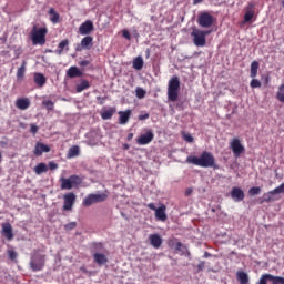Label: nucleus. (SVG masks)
I'll use <instances>...</instances> for the list:
<instances>
[{"label": "nucleus", "mask_w": 284, "mask_h": 284, "mask_svg": "<svg viewBox=\"0 0 284 284\" xmlns=\"http://www.w3.org/2000/svg\"><path fill=\"white\" fill-rule=\"evenodd\" d=\"M186 163L191 165H196L197 168H213V170H219V164H216V159L211 152L203 151L200 156L189 155L186 158Z\"/></svg>", "instance_id": "obj_1"}, {"label": "nucleus", "mask_w": 284, "mask_h": 284, "mask_svg": "<svg viewBox=\"0 0 284 284\" xmlns=\"http://www.w3.org/2000/svg\"><path fill=\"white\" fill-rule=\"evenodd\" d=\"M181 90V80L179 77L174 75L169 80L168 84V99L172 103H176L179 101V92Z\"/></svg>", "instance_id": "obj_2"}, {"label": "nucleus", "mask_w": 284, "mask_h": 284, "mask_svg": "<svg viewBox=\"0 0 284 284\" xmlns=\"http://www.w3.org/2000/svg\"><path fill=\"white\" fill-rule=\"evenodd\" d=\"M45 34H48V28H37L34 26L31 31V41L33 45H45Z\"/></svg>", "instance_id": "obj_3"}, {"label": "nucleus", "mask_w": 284, "mask_h": 284, "mask_svg": "<svg viewBox=\"0 0 284 284\" xmlns=\"http://www.w3.org/2000/svg\"><path fill=\"white\" fill-rule=\"evenodd\" d=\"M60 182L61 190H72L73 187H79V185L83 183V178L73 174L69 178H61Z\"/></svg>", "instance_id": "obj_4"}, {"label": "nucleus", "mask_w": 284, "mask_h": 284, "mask_svg": "<svg viewBox=\"0 0 284 284\" xmlns=\"http://www.w3.org/2000/svg\"><path fill=\"white\" fill-rule=\"evenodd\" d=\"M32 272H41L45 267V254H40L34 251V254L31 255L29 263Z\"/></svg>", "instance_id": "obj_5"}, {"label": "nucleus", "mask_w": 284, "mask_h": 284, "mask_svg": "<svg viewBox=\"0 0 284 284\" xmlns=\"http://www.w3.org/2000/svg\"><path fill=\"white\" fill-rule=\"evenodd\" d=\"M103 201H108V194L101 193V194H89L83 201L82 205L84 207H90V205H94V203H103Z\"/></svg>", "instance_id": "obj_6"}, {"label": "nucleus", "mask_w": 284, "mask_h": 284, "mask_svg": "<svg viewBox=\"0 0 284 284\" xmlns=\"http://www.w3.org/2000/svg\"><path fill=\"white\" fill-rule=\"evenodd\" d=\"M146 207L155 212V219L158 221H162V222L168 221V214L165 213L168 210V206H165V204H160V206L156 209V205H154V203H149L146 204Z\"/></svg>", "instance_id": "obj_7"}, {"label": "nucleus", "mask_w": 284, "mask_h": 284, "mask_svg": "<svg viewBox=\"0 0 284 284\" xmlns=\"http://www.w3.org/2000/svg\"><path fill=\"white\" fill-rule=\"evenodd\" d=\"M191 37H193V43L197 48H203L207 43V40L205 39V33H203V30L194 29L191 33Z\"/></svg>", "instance_id": "obj_8"}, {"label": "nucleus", "mask_w": 284, "mask_h": 284, "mask_svg": "<svg viewBox=\"0 0 284 284\" xmlns=\"http://www.w3.org/2000/svg\"><path fill=\"white\" fill-rule=\"evenodd\" d=\"M230 148L235 156V159H239L241 154L245 153V146L241 143V140L239 138H234L230 142Z\"/></svg>", "instance_id": "obj_9"}, {"label": "nucleus", "mask_w": 284, "mask_h": 284, "mask_svg": "<svg viewBox=\"0 0 284 284\" xmlns=\"http://www.w3.org/2000/svg\"><path fill=\"white\" fill-rule=\"evenodd\" d=\"M267 283H272V284H284V277L281 276H274L272 274H263L260 277V281L256 282L255 284H267Z\"/></svg>", "instance_id": "obj_10"}, {"label": "nucleus", "mask_w": 284, "mask_h": 284, "mask_svg": "<svg viewBox=\"0 0 284 284\" xmlns=\"http://www.w3.org/2000/svg\"><path fill=\"white\" fill-rule=\"evenodd\" d=\"M197 22L201 28H212L214 26V17L207 12H203L199 16Z\"/></svg>", "instance_id": "obj_11"}, {"label": "nucleus", "mask_w": 284, "mask_h": 284, "mask_svg": "<svg viewBox=\"0 0 284 284\" xmlns=\"http://www.w3.org/2000/svg\"><path fill=\"white\" fill-rule=\"evenodd\" d=\"M63 211L70 212L72 207H74V203H77V195L73 192H70L63 195Z\"/></svg>", "instance_id": "obj_12"}, {"label": "nucleus", "mask_w": 284, "mask_h": 284, "mask_svg": "<svg viewBox=\"0 0 284 284\" xmlns=\"http://www.w3.org/2000/svg\"><path fill=\"white\" fill-rule=\"evenodd\" d=\"M154 141V133L152 131H148L146 133L140 135L136 140L138 145H148Z\"/></svg>", "instance_id": "obj_13"}, {"label": "nucleus", "mask_w": 284, "mask_h": 284, "mask_svg": "<svg viewBox=\"0 0 284 284\" xmlns=\"http://www.w3.org/2000/svg\"><path fill=\"white\" fill-rule=\"evenodd\" d=\"M90 81L87 79L80 78V80L75 81V92L79 94L84 90H89Z\"/></svg>", "instance_id": "obj_14"}, {"label": "nucleus", "mask_w": 284, "mask_h": 284, "mask_svg": "<svg viewBox=\"0 0 284 284\" xmlns=\"http://www.w3.org/2000/svg\"><path fill=\"white\" fill-rule=\"evenodd\" d=\"M262 83L267 85L270 83V77L267 74L261 75V79L253 78L251 81V88H261Z\"/></svg>", "instance_id": "obj_15"}, {"label": "nucleus", "mask_w": 284, "mask_h": 284, "mask_svg": "<svg viewBox=\"0 0 284 284\" xmlns=\"http://www.w3.org/2000/svg\"><path fill=\"white\" fill-rule=\"evenodd\" d=\"M254 8H256V4L254 2H250L248 6L246 7V12L244 14L245 23H250V21L254 19Z\"/></svg>", "instance_id": "obj_16"}, {"label": "nucleus", "mask_w": 284, "mask_h": 284, "mask_svg": "<svg viewBox=\"0 0 284 284\" xmlns=\"http://www.w3.org/2000/svg\"><path fill=\"white\" fill-rule=\"evenodd\" d=\"M94 30V23H92L91 20H87L84 23H82L79 28L80 34H90Z\"/></svg>", "instance_id": "obj_17"}, {"label": "nucleus", "mask_w": 284, "mask_h": 284, "mask_svg": "<svg viewBox=\"0 0 284 284\" xmlns=\"http://www.w3.org/2000/svg\"><path fill=\"white\" fill-rule=\"evenodd\" d=\"M119 124L125 125L128 121H130V116H132V110L128 109L126 111H119Z\"/></svg>", "instance_id": "obj_18"}, {"label": "nucleus", "mask_w": 284, "mask_h": 284, "mask_svg": "<svg viewBox=\"0 0 284 284\" xmlns=\"http://www.w3.org/2000/svg\"><path fill=\"white\" fill-rule=\"evenodd\" d=\"M231 197L239 203L245 199V193L240 187H233L231 191Z\"/></svg>", "instance_id": "obj_19"}, {"label": "nucleus", "mask_w": 284, "mask_h": 284, "mask_svg": "<svg viewBox=\"0 0 284 284\" xmlns=\"http://www.w3.org/2000/svg\"><path fill=\"white\" fill-rule=\"evenodd\" d=\"M2 234L6 236L7 241H12L14 239V233H12V225H10V223L2 224Z\"/></svg>", "instance_id": "obj_20"}, {"label": "nucleus", "mask_w": 284, "mask_h": 284, "mask_svg": "<svg viewBox=\"0 0 284 284\" xmlns=\"http://www.w3.org/2000/svg\"><path fill=\"white\" fill-rule=\"evenodd\" d=\"M149 241H150L151 245L153 247H155V250H159V247H161V245H163V240L161 239V235H159V234H151L149 236Z\"/></svg>", "instance_id": "obj_21"}, {"label": "nucleus", "mask_w": 284, "mask_h": 284, "mask_svg": "<svg viewBox=\"0 0 284 284\" xmlns=\"http://www.w3.org/2000/svg\"><path fill=\"white\" fill-rule=\"evenodd\" d=\"M16 108H18V110H28V108H30V99L28 98L17 99Z\"/></svg>", "instance_id": "obj_22"}, {"label": "nucleus", "mask_w": 284, "mask_h": 284, "mask_svg": "<svg viewBox=\"0 0 284 284\" xmlns=\"http://www.w3.org/2000/svg\"><path fill=\"white\" fill-rule=\"evenodd\" d=\"M43 152H50V148L44 143L38 142L36 144L34 151H33L34 155L41 156V154H43Z\"/></svg>", "instance_id": "obj_23"}, {"label": "nucleus", "mask_w": 284, "mask_h": 284, "mask_svg": "<svg viewBox=\"0 0 284 284\" xmlns=\"http://www.w3.org/2000/svg\"><path fill=\"white\" fill-rule=\"evenodd\" d=\"M275 194L276 192H274V190L264 193L262 200L260 201V204L263 205V203H272L273 201H276V199L274 197Z\"/></svg>", "instance_id": "obj_24"}, {"label": "nucleus", "mask_w": 284, "mask_h": 284, "mask_svg": "<svg viewBox=\"0 0 284 284\" xmlns=\"http://www.w3.org/2000/svg\"><path fill=\"white\" fill-rule=\"evenodd\" d=\"M33 81L38 85V88H43L48 80L45 79V75H43L42 73H36L33 75Z\"/></svg>", "instance_id": "obj_25"}, {"label": "nucleus", "mask_w": 284, "mask_h": 284, "mask_svg": "<svg viewBox=\"0 0 284 284\" xmlns=\"http://www.w3.org/2000/svg\"><path fill=\"white\" fill-rule=\"evenodd\" d=\"M115 112H116L115 108H110V109L103 110L101 112V119H103V121H108V120L112 119V116H114Z\"/></svg>", "instance_id": "obj_26"}, {"label": "nucleus", "mask_w": 284, "mask_h": 284, "mask_svg": "<svg viewBox=\"0 0 284 284\" xmlns=\"http://www.w3.org/2000/svg\"><path fill=\"white\" fill-rule=\"evenodd\" d=\"M93 258L98 265H105L108 263V256L103 253H94Z\"/></svg>", "instance_id": "obj_27"}, {"label": "nucleus", "mask_w": 284, "mask_h": 284, "mask_svg": "<svg viewBox=\"0 0 284 284\" xmlns=\"http://www.w3.org/2000/svg\"><path fill=\"white\" fill-rule=\"evenodd\" d=\"M92 41L93 38L91 36L84 37L81 41V48H83V50H90L93 45Z\"/></svg>", "instance_id": "obj_28"}, {"label": "nucleus", "mask_w": 284, "mask_h": 284, "mask_svg": "<svg viewBox=\"0 0 284 284\" xmlns=\"http://www.w3.org/2000/svg\"><path fill=\"white\" fill-rule=\"evenodd\" d=\"M49 17L51 23H59V21H61V16L59 14V12H57V10H54V8H51L49 10Z\"/></svg>", "instance_id": "obj_29"}, {"label": "nucleus", "mask_w": 284, "mask_h": 284, "mask_svg": "<svg viewBox=\"0 0 284 284\" xmlns=\"http://www.w3.org/2000/svg\"><path fill=\"white\" fill-rule=\"evenodd\" d=\"M81 153L79 145H73L72 148L69 149L67 153V159H74V156H79Z\"/></svg>", "instance_id": "obj_30"}, {"label": "nucleus", "mask_w": 284, "mask_h": 284, "mask_svg": "<svg viewBox=\"0 0 284 284\" xmlns=\"http://www.w3.org/2000/svg\"><path fill=\"white\" fill-rule=\"evenodd\" d=\"M33 171L36 174L41 175V174L48 172V164L41 162L34 166Z\"/></svg>", "instance_id": "obj_31"}, {"label": "nucleus", "mask_w": 284, "mask_h": 284, "mask_svg": "<svg viewBox=\"0 0 284 284\" xmlns=\"http://www.w3.org/2000/svg\"><path fill=\"white\" fill-rule=\"evenodd\" d=\"M236 275H237V281L241 284H248L250 283V276L247 275V273H245L243 271H239Z\"/></svg>", "instance_id": "obj_32"}, {"label": "nucleus", "mask_w": 284, "mask_h": 284, "mask_svg": "<svg viewBox=\"0 0 284 284\" xmlns=\"http://www.w3.org/2000/svg\"><path fill=\"white\" fill-rule=\"evenodd\" d=\"M133 68L134 70H143V58L138 57L133 60Z\"/></svg>", "instance_id": "obj_33"}, {"label": "nucleus", "mask_w": 284, "mask_h": 284, "mask_svg": "<svg viewBox=\"0 0 284 284\" xmlns=\"http://www.w3.org/2000/svg\"><path fill=\"white\" fill-rule=\"evenodd\" d=\"M276 99L280 101V103L284 104V83L278 87Z\"/></svg>", "instance_id": "obj_34"}, {"label": "nucleus", "mask_w": 284, "mask_h": 284, "mask_svg": "<svg viewBox=\"0 0 284 284\" xmlns=\"http://www.w3.org/2000/svg\"><path fill=\"white\" fill-rule=\"evenodd\" d=\"M68 45H70V41L68 39L65 40H62L60 43H59V50H58V54H62L63 50H69L68 49Z\"/></svg>", "instance_id": "obj_35"}, {"label": "nucleus", "mask_w": 284, "mask_h": 284, "mask_svg": "<svg viewBox=\"0 0 284 284\" xmlns=\"http://www.w3.org/2000/svg\"><path fill=\"white\" fill-rule=\"evenodd\" d=\"M42 105L45 108V110H48V112H52V110H54V103L52 100L42 101Z\"/></svg>", "instance_id": "obj_36"}, {"label": "nucleus", "mask_w": 284, "mask_h": 284, "mask_svg": "<svg viewBox=\"0 0 284 284\" xmlns=\"http://www.w3.org/2000/svg\"><path fill=\"white\" fill-rule=\"evenodd\" d=\"M250 196H257V194H261V186H253L248 190Z\"/></svg>", "instance_id": "obj_37"}, {"label": "nucleus", "mask_w": 284, "mask_h": 284, "mask_svg": "<svg viewBox=\"0 0 284 284\" xmlns=\"http://www.w3.org/2000/svg\"><path fill=\"white\" fill-rule=\"evenodd\" d=\"M69 79H81L83 77L82 72H67Z\"/></svg>", "instance_id": "obj_38"}, {"label": "nucleus", "mask_w": 284, "mask_h": 284, "mask_svg": "<svg viewBox=\"0 0 284 284\" xmlns=\"http://www.w3.org/2000/svg\"><path fill=\"white\" fill-rule=\"evenodd\" d=\"M74 227H77V222H70L64 225V230H67V232L74 230Z\"/></svg>", "instance_id": "obj_39"}, {"label": "nucleus", "mask_w": 284, "mask_h": 284, "mask_svg": "<svg viewBox=\"0 0 284 284\" xmlns=\"http://www.w3.org/2000/svg\"><path fill=\"white\" fill-rule=\"evenodd\" d=\"M135 92H136L138 99H144L145 98V90H143L141 88H138Z\"/></svg>", "instance_id": "obj_40"}, {"label": "nucleus", "mask_w": 284, "mask_h": 284, "mask_svg": "<svg viewBox=\"0 0 284 284\" xmlns=\"http://www.w3.org/2000/svg\"><path fill=\"white\" fill-rule=\"evenodd\" d=\"M251 72H258V61H253L251 63Z\"/></svg>", "instance_id": "obj_41"}, {"label": "nucleus", "mask_w": 284, "mask_h": 284, "mask_svg": "<svg viewBox=\"0 0 284 284\" xmlns=\"http://www.w3.org/2000/svg\"><path fill=\"white\" fill-rule=\"evenodd\" d=\"M275 194H284V182L274 189Z\"/></svg>", "instance_id": "obj_42"}, {"label": "nucleus", "mask_w": 284, "mask_h": 284, "mask_svg": "<svg viewBox=\"0 0 284 284\" xmlns=\"http://www.w3.org/2000/svg\"><path fill=\"white\" fill-rule=\"evenodd\" d=\"M8 256L10 258V261H16L17 258V252L14 251H8Z\"/></svg>", "instance_id": "obj_43"}, {"label": "nucleus", "mask_w": 284, "mask_h": 284, "mask_svg": "<svg viewBox=\"0 0 284 284\" xmlns=\"http://www.w3.org/2000/svg\"><path fill=\"white\" fill-rule=\"evenodd\" d=\"M122 37L124 39H126L128 41H130V39H132V37L130 36V31H128L125 29L122 31Z\"/></svg>", "instance_id": "obj_44"}, {"label": "nucleus", "mask_w": 284, "mask_h": 284, "mask_svg": "<svg viewBox=\"0 0 284 284\" xmlns=\"http://www.w3.org/2000/svg\"><path fill=\"white\" fill-rule=\"evenodd\" d=\"M138 119L139 121H146V119H150V113L140 114Z\"/></svg>", "instance_id": "obj_45"}, {"label": "nucleus", "mask_w": 284, "mask_h": 284, "mask_svg": "<svg viewBox=\"0 0 284 284\" xmlns=\"http://www.w3.org/2000/svg\"><path fill=\"white\" fill-rule=\"evenodd\" d=\"M30 132L31 134H37V132H39V126H37V124H31Z\"/></svg>", "instance_id": "obj_46"}, {"label": "nucleus", "mask_w": 284, "mask_h": 284, "mask_svg": "<svg viewBox=\"0 0 284 284\" xmlns=\"http://www.w3.org/2000/svg\"><path fill=\"white\" fill-rule=\"evenodd\" d=\"M184 141H187V143H192L194 141V138L190 134L184 135Z\"/></svg>", "instance_id": "obj_47"}, {"label": "nucleus", "mask_w": 284, "mask_h": 284, "mask_svg": "<svg viewBox=\"0 0 284 284\" xmlns=\"http://www.w3.org/2000/svg\"><path fill=\"white\" fill-rule=\"evenodd\" d=\"M49 168H50V170H57L59 168V164H57L54 162H49Z\"/></svg>", "instance_id": "obj_48"}, {"label": "nucleus", "mask_w": 284, "mask_h": 284, "mask_svg": "<svg viewBox=\"0 0 284 284\" xmlns=\"http://www.w3.org/2000/svg\"><path fill=\"white\" fill-rule=\"evenodd\" d=\"M23 77H24V73H23V72H18V73H17V79H18V81H23Z\"/></svg>", "instance_id": "obj_49"}, {"label": "nucleus", "mask_w": 284, "mask_h": 284, "mask_svg": "<svg viewBox=\"0 0 284 284\" xmlns=\"http://www.w3.org/2000/svg\"><path fill=\"white\" fill-rule=\"evenodd\" d=\"M18 72H26V62L18 69Z\"/></svg>", "instance_id": "obj_50"}, {"label": "nucleus", "mask_w": 284, "mask_h": 284, "mask_svg": "<svg viewBox=\"0 0 284 284\" xmlns=\"http://www.w3.org/2000/svg\"><path fill=\"white\" fill-rule=\"evenodd\" d=\"M134 139V133H129L126 136V141H132Z\"/></svg>", "instance_id": "obj_51"}, {"label": "nucleus", "mask_w": 284, "mask_h": 284, "mask_svg": "<svg viewBox=\"0 0 284 284\" xmlns=\"http://www.w3.org/2000/svg\"><path fill=\"white\" fill-rule=\"evenodd\" d=\"M68 72H79V69L77 67H71Z\"/></svg>", "instance_id": "obj_52"}, {"label": "nucleus", "mask_w": 284, "mask_h": 284, "mask_svg": "<svg viewBox=\"0 0 284 284\" xmlns=\"http://www.w3.org/2000/svg\"><path fill=\"white\" fill-rule=\"evenodd\" d=\"M194 192L192 189H186L185 196H190Z\"/></svg>", "instance_id": "obj_53"}, {"label": "nucleus", "mask_w": 284, "mask_h": 284, "mask_svg": "<svg viewBox=\"0 0 284 284\" xmlns=\"http://www.w3.org/2000/svg\"><path fill=\"white\" fill-rule=\"evenodd\" d=\"M199 3H203V0H193V6H199Z\"/></svg>", "instance_id": "obj_54"}, {"label": "nucleus", "mask_w": 284, "mask_h": 284, "mask_svg": "<svg viewBox=\"0 0 284 284\" xmlns=\"http://www.w3.org/2000/svg\"><path fill=\"white\" fill-rule=\"evenodd\" d=\"M122 148H123V150H130V144L124 143V144L122 145Z\"/></svg>", "instance_id": "obj_55"}, {"label": "nucleus", "mask_w": 284, "mask_h": 284, "mask_svg": "<svg viewBox=\"0 0 284 284\" xmlns=\"http://www.w3.org/2000/svg\"><path fill=\"white\" fill-rule=\"evenodd\" d=\"M211 33H212V31H209V30L203 31L204 38L207 37V36L211 34Z\"/></svg>", "instance_id": "obj_56"}, {"label": "nucleus", "mask_w": 284, "mask_h": 284, "mask_svg": "<svg viewBox=\"0 0 284 284\" xmlns=\"http://www.w3.org/2000/svg\"><path fill=\"white\" fill-rule=\"evenodd\" d=\"M197 267H199V270H203V267H205V263H203V262L200 263Z\"/></svg>", "instance_id": "obj_57"}, {"label": "nucleus", "mask_w": 284, "mask_h": 284, "mask_svg": "<svg viewBox=\"0 0 284 284\" xmlns=\"http://www.w3.org/2000/svg\"><path fill=\"white\" fill-rule=\"evenodd\" d=\"M257 74H258L257 72H251V78H252V79H255V77H256Z\"/></svg>", "instance_id": "obj_58"}, {"label": "nucleus", "mask_w": 284, "mask_h": 284, "mask_svg": "<svg viewBox=\"0 0 284 284\" xmlns=\"http://www.w3.org/2000/svg\"><path fill=\"white\" fill-rule=\"evenodd\" d=\"M183 246V244L181 243V242H178L176 243V250H179L180 247H182Z\"/></svg>", "instance_id": "obj_59"}, {"label": "nucleus", "mask_w": 284, "mask_h": 284, "mask_svg": "<svg viewBox=\"0 0 284 284\" xmlns=\"http://www.w3.org/2000/svg\"><path fill=\"white\" fill-rule=\"evenodd\" d=\"M88 63H90V62H88V61H82V62H81V65H88Z\"/></svg>", "instance_id": "obj_60"}, {"label": "nucleus", "mask_w": 284, "mask_h": 284, "mask_svg": "<svg viewBox=\"0 0 284 284\" xmlns=\"http://www.w3.org/2000/svg\"><path fill=\"white\" fill-rule=\"evenodd\" d=\"M204 256L205 258H207V256H210V253L205 252Z\"/></svg>", "instance_id": "obj_61"}, {"label": "nucleus", "mask_w": 284, "mask_h": 284, "mask_svg": "<svg viewBox=\"0 0 284 284\" xmlns=\"http://www.w3.org/2000/svg\"><path fill=\"white\" fill-rule=\"evenodd\" d=\"M75 50L79 52L81 49H80V47H77V49H75Z\"/></svg>", "instance_id": "obj_62"}, {"label": "nucleus", "mask_w": 284, "mask_h": 284, "mask_svg": "<svg viewBox=\"0 0 284 284\" xmlns=\"http://www.w3.org/2000/svg\"><path fill=\"white\" fill-rule=\"evenodd\" d=\"M282 6H283V8H284V0H282Z\"/></svg>", "instance_id": "obj_63"}, {"label": "nucleus", "mask_w": 284, "mask_h": 284, "mask_svg": "<svg viewBox=\"0 0 284 284\" xmlns=\"http://www.w3.org/2000/svg\"><path fill=\"white\" fill-rule=\"evenodd\" d=\"M0 159H2V155H1V153H0Z\"/></svg>", "instance_id": "obj_64"}]
</instances>
